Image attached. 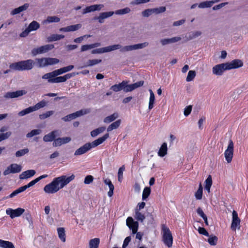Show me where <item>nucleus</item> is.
Wrapping results in <instances>:
<instances>
[{
  "mask_svg": "<svg viewBox=\"0 0 248 248\" xmlns=\"http://www.w3.org/2000/svg\"><path fill=\"white\" fill-rule=\"evenodd\" d=\"M109 137V134L106 133L103 137L98 138V139L94 140L92 142H88L79 148L75 152L74 155L76 156L80 155L87 153L88 151L90 150L92 148H94L98 145L102 144Z\"/></svg>",
  "mask_w": 248,
  "mask_h": 248,
  "instance_id": "nucleus-1",
  "label": "nucleus"
},
{
  "mask_svg": "<svg viewBox=\"0 0 248 248\" xmlns=\"http://www.w3.org/2000/svg\"><path fill=\"white\" fill-rule=\"evenodd\" d=\"M35 64V63L33 60L29 59L12 63L10 64L9 67L15 71L30 70L34 67Z\"/></svg>",
  "mask_w": 248,
  "mask_h": 248,
  "instance_id": "nucleus-2",
  "label": "nucleus"
},
{
  "mask_svg": "<svg viewBox=\"0 0 248 248\" xmlns=\"http://www.w3.org/2000/svg\"><path fill=\"white\" fill-rule=\"evenodd\" d=\"M161 234L164 244L168 248H170L172 245L173 237L169 228L165 224L162 225Z\"/></svg>",
  "mask_w": 248,
  "mask_h": 248,
  "instance_id": "nucleus-3",
  "label": "nucleus"
},
{
  "mask_svg": "<svg viewBox=\"0 0 248 248\" xmlns=\"http://www.w3.org/2000/svg\"><path fill=\"white\" fill-rule=\"evenodd\" d=\"M75 176L74 174H72L70 176H67L66 175H62L61 176L54 178V180L55 181L57 186L59 188V190L63 188L65 186L68 185L70 182L75 179Z\"/></svg>",
  "mask_w": 248,
  "mask_h": 248,
  "instance_id": "nucleus-4",
  "label": "nucleus"
},
{
  "mask_svg": "<svg viewBox=\"0 0 248 248\" xmlns=\"http://www.w3.org/2000/svg\"><path fill=\"white\" fill-rule=\"evenodd\" d=\"M78 73H71L67 74L61 77H55L53 78H43L44 79H47L48 82L50 83H58L61 82H64L67 79L75 76L76 75H78Z\"/></svg>",
  "mask_w": 248,
  "mask_h": 248,
  "instance_id": "nucleus-5",
  "label": "nucleus"
},
{
  "mask_svg": "<svg viewBox=\"0 0 248 248\" xmlns=\"http://www.w3.org/2000/svg\"><path fill=\"white\" fill-rule=\"evenodd\" d=\"M234 144L232 140H230L227 149L224 152V156L228 163H230L233 157Z\"/></svg>",
  "mask_w": 248,
  "mask_h": 248,
  "instance_id": "nucleus-6",
  "label": "nucleus"
},
{
  "mask_svg": "<svg viewBox=\"0 0 248 248\" xmlns=\"http://www.w3.org/2000/svg\"><path fill=\"white\" fill-rule=\"evenodd\" d=\"M22 167L20 165L13 163L9 166L3 171V175L6 176L10 173H16L21 171Z\"/></svg>",
  "mask_w": 248,
  "mask_h": 248,
  "instance_id": "nucleus-7",
  "label": "nucleus"
},
{
  "mask_svg": "<svg viewBox=\"0 0 248 248\" xmlns=\"http://www.w3.org/2000/svg\"><path fill=\"white\" fill-rule=\"evenodd\" d=\"M59 188L57 186L54 179L49 184L46 185L44 187V191L47 194H53L57 192Z\"/></svg>",
  "mask_w": 248,
  "mask_h": 248,
  "instance_id": "nucleus-8",
  "label": "nucleus"
},
{
  "mask_svg": "<svg viewBox=\"0 0 248 248\" xmlns=\"http://www.w3.org/2000/svg\"><path fill=\"white\" fill-rule=\"evenodd\" d=\"M25 211V210L21 208H18L16 209L8 208L6 210L7 215H9L11 218L20 216Z\"/></svg>",
  "mask_w": 248,
  "mask_h": 248,
  "instance_id": "nucleus-9",
  "label": "nucleus"
},
{
  "mask_svg": "<svg viewBox=\"0 0 248 248\" xmlns=\"http://www.w3.org/2000/svg\"><path fill=\"white\" fill-rule=\"evenodd\" d=\"M226 63L217 64L213 67V73L217 76H221L225 70H227Z\"/></svg>",
  "mask_w": 248,
  "mask_h": 248,
  "instance_id": "nucleus-10",
  "label": "nucleus"
},
{
  "mask_svg": "<svg viewBox=\"0 0 248 248\" xmlns=\"http://www.w3.org/2000/svg\"><path fill=\"white\" fill-rule=\"evenodd\" d=\"M114 14V12L109 11L102 12L99 13V15L97 16H95L93 18V20H97L99 23H103L104 22V19L108 18Z\"/></svg>",
  "mask_w": 248,
  "mask_h": 248,
  "instance_id": "nucleus-11",
  "label": "nucleus"
},
{
  "mask_svg": "<svg viewBox=\"0 0 248 248\" xmlns=\"http://www.w3.org/2000/svg\"><path fill=\"white\" fill-rule=\"evenodd\" d=\"M149 45L148 42H144L140 44H135L134 45L126 46H124V47L123 48V51H130L133 50H136L139 49H141L147 47Z\"/></svg>",
  "mask_w": 248,
  "mask_h": 248,
  "instance_id": "nucleus-12",
  "label": "nucleus"
},
{
  "mask_svg": "<svg viewBox=\"0 0 248 248\" xmlns=\"http://www.w3.org/2000/svg\"><path fill=\"white\" fill-rule=\"evenodd\" d=\"M126 225L132 230L133 234L138 231L139 223L137 221H134L132 217H128L126 219Z\"/></svg>",
  "mask_w": 248,
  "mask_h": 248,
  "instance_id": "nucleus-13",
  "label": "nucleus"
},
{
  "mask_svg": "<svg viewBox=\"0 0 248 248\" xmlns=\"http://www.w3.org/2000/svg\"><path fill=\"white\" fill-rule=\"evenodd\" d=\"M27 92L25 90H18L16 92H8L6 93L4 97L5 98H14L18 97L27 93Z\"/></svg>",
  "mask_w": 248,
  "mask_h": 248,
  "instance_id": "nucleus-14",
  "label": "nucleus"
},
{
  "mask_svg": "<svg viewBox=\"0 0 248 248\" xmlns=\"http://www.w3.org/2000/svg\"><path fill=\"white\" fill-rule=\"evenodd\" d=\"M103 7L104 5L102 4L92 5L84 9L82 11V14L85 15L94 11H99Z\"/></svg>",
  "mask_w": 248,
  "mask_h": 248,
  "instance_id": "nucleus-15",
  "label": "nucleus"
},
{
  "mask_svg": "<svg viewBox=\"0 0 248 248\" xmlns=\"http://www.w3.org/2000/svg\"><path fill=\"white\" fill-rule=\"evenodd\" d=\"M232 219L231 224V229L235 231L237 228H240V219L238 217L237 213L233 210L232 213Z\"/></svg>",
  "mask_w": 248,
  "mask_h": 248,
  "instance_id": "nucleus-16",
  "label": "nucleus"
},
{
  "mask_svg": "<svg viewBox=\"0 0 248 248\" xmlns=\"http://www.w3.org/2000/svg\"><path fill=\"white\" fill-rule=\"evenodd\" d=\"M65 72L63 67L53 71L52 72L45 74L42 76V78H48L57 77L59 75L65 73Z\"/></svg>",
  "mask_w": 248,
  "mask_h": 248,
  "instance_id": "nucleus-17",
  "label": "nucleus"
},
{
  "mask_svg": "<svg viewBox=\"0 0 248 248\" xmlns=\"http://www.w3.org/2000/svg\"><path fill=\"white\" fill-rule=\"evenodd\" d=\"M226 64L228 70L241 67L243 64V62L239 59H235L230 62H226Z\"/></svg>",
  "mask_w": 248,
  "mask_h": 248,
  "instance_id": "nucleus-18",
  "label": "nucleus"
},
{
  "mask_svg": "<svg viewBox=\"0 0 248 248\" xmlns=\"http://www.w3.org/2000/svg\"><path fill=\"white\" fill-rule=\"evenodd\" d=\"M71 139L70 137L59 138L55 139L53 143L54 147L60 146L62 144L69 142Z\"/></svg>",
  "mask_w": 248,
  "mask_h": 248,
  "instance_id": "nucleus-19",
  "label": "nucleus"
},
{
  "mask_svg": "<svg viewBox=\"0 0 248 248\" xmlns=\"http://www.w3.org/2000/svg\"><path fill=\"white\" fill-rule=\"evenodd\" d=\"M82 27L81 24H77L76 25H72L68 26L65 27L61 28L60 29L59 31H63V32H69V31H78V30L80 29Z\"/></svg>",
  "mask_w": 248,
  "mask_h": 248,
  "instance_id": "nucleus-20",
  "label": "nucleus"
},
{
  "mask_svg": "<svg viewBox=\"0 0 248 248\" xmlns=\"http://www.w3.org/2000/svg\"><path fill=\"white\" fill-rule=\"evenodd\" d=\"M36 172L33 170H27L23 171L19 175L20 179H27L34 176Z\"/></svg>",
  "mask_w": 248,
  "mask_h": 248,
  "instance_id": "nucleus-21",
  "label": "nucleus"
},
{
  "mask_svg": "<svg viewBox=\"0 0 248 248\" xmlns=\"http://www.w3.org/2000/svg\"><path fill=\"white\" fill-rule=\"evenodd\" d=\"M202 34L201 31H191L186 34V41H188L198 37Z\"/></svg>",
  "mask_w": 248,
  "mask_h": 248,
  "instance_id": "nucleus-22",
  "label": "nucleus"
},
{
  "mask_svg": "<svg viewBox=\"0 0 248 248\" xmlns=\"http://www.w3.org/2000/svg\"><path fill=\"white\" fill-rule=\"evenodd\" d=\"M124 46H123L121 45L116 44L113 45L112 46H109L106 47H105V52H110L113 50H115L117 49H120V51L121 52H127V51H123V48H124Z\"/></svg>",
  "mask_w": 248,
  "mask_h": 248,
  "instance_id": "nucleus-23",
  "label": "nucleus"
},
{
  "mask_svg": "<svg viewBox=\"0 0 248 248\" xmlns=\"http://www.w3.org/2000/svg\"><path fill=\"white\" fill-rule=\"evenodd\" d=\"M29 6V4L28 3H25L24 5L14 9L11 12L10 14L12 16H14L19 14L21 12L26 10L28 8Z\"/></svg>",
  "mask_w": 248,
  "mask_h": 248,
  "instance_id": "nucleus-24",
  "label": "nucleus"
},
{
  "mask_svg": "<svg viewBox=\"0 0 248 248\" xmlns=\"http://www.w3.org/2000/svg\"><path fill=\"white\" fill-rule=\"evenodd\" d=\"M57 133V131H53L49 133L43 137V140L45 142H50L53 140L54 141L56 137V133Z\"/></svg>",
  "mask_w": 248,
  "mask_h": 248,
  "instance_id": "nucleus-25",
  "label": "nucleus"
},
{
  "mask_svg": "<svg viewBox=\"0 0 248 248\" xmlns=\"http://www.w3.org/2000/svg\"><path fill=\"white\" fill-rule=\"evenodd\" d=\"M104 182L106 185H108L109 187V190L108 192V197H111L113 194L114 186L112 183H111L110 180L109 179H104Z\"/></svg>",
  "mask_w": 248,
  "mask_h": 248,
  "instance_id": "nucleus-26",
  "label": "nucleus"
},
{
  "mask_svg": "<svg viewBox=\"0 0 248 248\" xmlns=\"http://www.w3.org/2000/svg\"><path fill=\"white\" fill-rule=\"evenodd\" d=\"M167 144L166 142H164L161 146L158 152V156L160 157L164 156L167 154Z\"/></svg>",
  "mask_w": 248,
  "mask_h": 248,
  "instance_id": "nucleus-27",
  "label": "nucleus"
},
{
  "mask_svg": "<svg viewBox=\"0 0 248 248\" xmlns=\"http://www.w3.org/2000/svg\"><path fill=\"white\" fill-rule=\"evenodd\" d=\"M119 117L118 113H114L106 117L104 119L103 122L105 123L108 124L116 120Z\"/></svg>",
  "mask_w": 248,
  "mask_h": 248,
  "instance_id": "nucleus-28",
  "label": "nucleus"
},
{
  "mask_svg": "<svg viewBox=\"0 0 248 248\" xmlns=\"http://www.w3.org/2000/svg\"><path fill=\"white\" fill-rule=\"evenodd\" d=\"M124 80L118 84H115L110 87V89L115 92H117L121 90H124Z\"/></svg>",
  "mask_w": 248,
  "mask_h": 248,
  "instance_id": "nucleus-29",
  "label": "nucleus"
},
{
  "mask_svg": "<svg viewBox=\"0 0 248 248\" xmlns=\"http://www.w3.org/2000/svg\"><path fill=\"white\" fill-rule=\"evenodd\" d=\"M60 18L56 16H48L47 18L43 21L44 24L50 23H57L60 22Z\"/></svg>",
  "mask_w": 248,
  "mask_h": 248,
  "instance_id": "nucleus-30",
  "label": "nucleus"
},
{
  "mask_svg": "<svg viewBox=\"0 0 248 248\" xmlns=\"http://www.w3.org/2000/svg\"><path fill=\"white\" fill-rule=\"evenodd\" d=\"M121 124V120H118L116 121L113 122L110 124L107 128V131L110 132L114 129H116L118 128Z\"/></svg>",
  "mask_w": 248,
  "mask_h": 248,
  "instance_id": "nucleus-31",
  "label": "nucleus"
},
{
  "mask_svg": "<svg viewBox=\"0 0 248 248\" xmlns=\"http://www.w3.org/2000/svg\"><path fill=\"white\" fill-rule=\"evenodd\" d=\"M100 243V239L98 238H95L91 239L89 241V248H98Z\"/></svg>",
  "mask_w": 248,
  "mask_h": 248,
  "instance_id": "nucleus-32",
  "label": "nucleus"
},
{
  "mask_svg": "<svg viewBox=\"0 0 248 248\" xmlns=\"http://www.w3.org/2000/svg\"><path fill=\"white\" fill-rule=\"evenodd\" d=\"M150 92V98L149 102L148 108L149 110L152 109L154 108V104L155 100V94L152 90H149Z\"/></svg>",
  "mask_w": 248,
  "mask_h": 248,
  "instance_id": "nucleus-33",
  "label": "nucleus"
},
{
  "mask_svg": "<svg viewBox=\"0 0 248 248\" xmlns=\"http://www.w3.org/2000/svg\"><path fill=\"white\" fill-rule=\"evenodd\" d=\"M102 62V60L99 59H93V60H89L86 64L84 65L79 67V68H83L84 67H86L87 66H92L93 65H94L95 64H97L98 63H100Z\"/></svg>",
  "mask_w": 248,
  "mask_h": 248,
  "instance_id": "nucleus-34",
  "label": "nucleus"
},
{
  "mask_svg": "<svg viewBox=\"0 0 248 248\" xmlns=\"http://www.w3.org/2000/svg\"><path fill=\"white\" fill-rule=\"evenodd\" d=\"M106 129L105 126L99 127L91 132V135L92 137H95L99 134L103 133Z\"/></svg>",
  "mask_w": 248,
  "mask_h": 248,
  "instance_id": "nucleus-35",
  "label": "nucleus"
},
{
  "mask_svg": "<svg viewBox=\"0 0 248 248\" xmlns=\"http://www.w3.org/2000/svg\"><path fill=\"white\" fill-rule=\"evenodd\" d=\"M46 105V102L45 100H42L39 102L37 103L33 106H31L33 111H36L40 108H43Z\"/></svg>",
  "mask_w": 248,
  "mask_h": 248,
  "instance_id": "nucleus-36",
  "label": "nucleus"
},
{
  "mask_svg": "<svg viewBox=\"0 0 248 248\" xmlns=\"http://www.w3.org/2000/svg\"><path fill=\"white\" fill-rule=\"evenodd\" d=\"M46 105V102L45 100H42L39 102L37 103L33 106H31L33 111H36L40 108H43Z\"/></svg>",
  "mask_w": 248,
  "mask_h": 248,
  "instance_id": "nucleus-37",
  "label": "nucleus"
},
{
  "mask_svg": "<svg viewBox=\"0 0 248 248\" xmlns=\"http://www.w3.org/2000/svg\"><path fill=\"white\" fill-rule=\"evenodd\" d=\"M58 234L59 238L63 242H65V233L64 228H58L57 229Z\"/></svg>",
  "mask_w": 248,
  "mask_h": 248,
  "instance_id": "nucleus-38",
  "label": "nucleus"
},
{
  "mask_svg": "<svg viewBox=\"0 0 248 248\" xmlns=\"http://www.w3.org/2000/svg\"><path fill=\"white\" fill-rule=\"evenodd\" d=\"M37 62V66L39 67L47 66L46 58H38L35 59Z\"/></svg>",
  "mask_w": 248,
  "mask_h": 248,
  "instance_id": "nucleus-39",
  "label": "nucleus"
},
{
  "mask_svg": "<svg viewBox=\"0 0 248 248\" xmlns=\"http://www.w3.org/2000/svg\"><path fill=\"white\" fill-rule=\"evenodd\" d=\"M13 244L10 241L3 240L0 239V248H12Z\"/></svg>",
  "mask_w": 248,
  "mask_h": 248,
  "instance_id": "nucleus-40",
  "label": "nucleus"
},
{
  "mask_svg": "<svg viewBox=\"0 0 248 248\" xmlns=\"http://www.w3.org/2000/svg\"><path fill=\"white\" fill-rule=\"evenodd\" d=\"M40 28V24L36 21H32L29 25L28 28L31 31H36Z\"/></svg>",
  "mask_w": 248,
  "mask_h": 248,
  "instance_id": "nucleus-41",
  "label": "nucleus"
},
{
  "mask_svg": "<svg viewBox=\"0 0 248 248\" xmlns=\"http://www.w3.org/2000/svg\"><path fill=\"white\" fill-rule=\"evenodd\" d=\"M214 4V2L212 0L205 1L201 2L198 7L200 8H205L211 7Z\"/></svg>",
  "mask_w": 248,
  "mask_h": 248,
  "instance_id": "nucleus-42",
  "label": "nucleus"
},
{
  "mask_svg": "<svg viewBox=\"0 0 248 248\" xmlns=\"http://www.w3.org/2000/svg\"><path fill=\"white\" fill-rule=\"evenodd\" d=\"M135 218L138 221L142 222L145 218V216L136 209L135 210Z\"/></svg>",
  "mask_w": 248,
  "mask_h": 248,
  "instance_id": "nucleus-43",
  "label": "nucleus"
},
{
  "mask_svg": "<svg viewBox=\"0 0 248 248\" xmlns=\"http://www.w3.org/2000/svg\"><path fill=\"white\" fill-rule=\"evenodd\" d=\"M40 47L42 53H44L47 52L49 50H52L54 47V46L52 44H47L44 46H42Z\"/></svg>",
  "mask_w": 248,
  "mask_h": 248,
  "instance_id": "nucleus-44",
  "label": "nucleus"
},
{
  "mask_svg": "<svg viewBox=\"0 0 248 248\" xmlns=\"http://www.w3.org/2000/svg\"><path fill=\"white\" fill-rule=\"evenodd\" d=\"M131 11L129 7H126L124 9H119L114 12V14L118 15H123L126 14H128Z\"/></svg>",
  "mask_w": 248,
  "mask_h": 248,
  "instance_id": "nucleus-45",
  "label": "nucleus"
},
{
  "mask_svg": "<svg viewBox=\"0 0 248 248\" xmlns=\"http://www.w3.org/2000/svg\"><path fill=\"white\" fill-rule=\"evenodd\" d=\"M32 112H33V111L31 106L20 111L18 112V115L19 116L22 117Z\"/></svg>",
  "mask_w": 248,
  "mask_h": 248,
  "instance_id": "nucleus-46",
  "label": "nucleus"
},
{
  "mask_svg": "<svg viewBox=\"0 0 248 248\" xmlns=\"http://www.w3.org/2000/svg\"><path fill=\"white\" fill-rule=\"evenodd\" d=\"M151 193V188L149 187H145L143 191L142 199V200H146L149 196Z\"/></svg>",
  "mask_w": 248,
  "mask_h": 248,
  "instance_id": "nucleus-47",
  "label": "nucleus"
},
{
  "mask_svg": "<svg viewBox=\"0 0 248 248\" xmlns=\"http://www.w3.org/2000/svg\"><path fill=\"white\" fill-rule=\"evenodd\" d=\"M195 196L197 200H201L202 199V184H200L199 188L195 193Z\"/></svg>",
  "mask_w": 248,
  "mask_h": 248,
  "instance_id": "nucleus-48",
  "label": "nucleus"
},
{
  "mask_svg": "<svg viewBox=\"0 0 248 248\" xmlns=\"http://www.w3.org/2000/svg\"><path fill=\"white\" fill-rule=\"evenodd\" d=\"M60 61L57 58H46L47 66L48 65H52L58 63Z\"/></svg>",
  "mask_w": 248,
  "mask_h": 248,
  "instance_id": "nucleus-49",
  "label": "nucleus"
},
{
  "mask_svg": "<svg viewBox=\"0 0 248 248\" xmlns=\"http://www.w3.org/2000/svg\"><path fill=\"white\" fill-rule=\"evenodd\" d=\"M196 76V72L193 70H190L188 73L187 76L186 78V81L187 82L192 81Z\"/></svg>",
  "mask_w": 248,
  "mask_h": 248,
  "instance_id": "nucleus-50",
  "label": "nucleus"
},
{
  "mask_svg": "<svg viewBox=\"0 0 248 248\" xmlns=\"http://www.w3.org/2000/svg\"><path fill=\"white\" fill-rule=\"evenodd\" d=\"M29 152V150L28 148H25L23 149H21L17 151L16 153V156L17 157L23 156L25 154L28 153Z\"/></svg>",
  "mask_w": 248,
  "mask_h": 248,
  "instance_id": "nucleus-51",
  "label": "nucleus"
},
{
  "mask_svg": "<svg viewBox=\"0 0 248 248\" xmlns=\"http://www.w3.org/2000/svg\"><path fill=\"white\" fill-rule=\"evenodd\" d=\"M40 129H33L26 135L27 138H31L34 136L39 135L41 133Z\"/></svg>",
  "mask_w": 248,
  "mask_h": 248,
  "instance_id": "nucleus-52",
  "label": "nucleus"
},
{
  "mask_svg": "<svg viewBox=\"0 0 248 248\" xmlns=\"http://www.w3.org/2000/svg\"><path fill=\"white\" fill-rule=\"evenodd\" d=\"M125 170L124 166L123 165L121 167H120L118 170V181L120 182H121L123 179V172Z\"/></svg>",
  "mask_w": 248,
  "mask_h": 248,
  "instance_id": "nucleus-53",
  "label": "nucleus"
},
{
  "mask_svg": "<svg viewBox=\"0 0 248 248\" xmlns=\"http://www.w3.org/2000/svg\"><path fill=\"white\" fill-rule=\"evenodd\" d=\"M128 81L124 80V91L125 93L131 92L134 90L132 84L128 85Z\"/></svg>",
  "mask_w": 248,
  "mask_h": 248,
  "instance_id": "nucleus-54",
  "label": "nucleus"
},
{
  "mask_svg": "<svg viewBox=\"0 0 248 248\" xmlns=\"http://www.w3.org/2000/svg\"><path fill=\"white\" fill-rule=\"evenodd\" d=\"M23 191H23L22 187L21 186V187H19L18 188H17V189L14 191L11 194H10L8 197H7L6 198H13L14 197L16 196L19 193H20Z\"/></svg>",
  "mask_w": 248,
  "mask_h": 248,
  "instance_id": "nucleus-55",
  "label": "nucleus"
},
{
  "mask_svg": "<svg viewBox=\"0 0 248 248\" xmlns=\"http://www.w3.org/2000/svg\"><path fill=\"white\" fill-rule=\"evenodd\" d=\"M153 14H159L164 12L166 10V8L164 6L159 7L158 8H153Z\"/></svg>",
  "mask_w": 248,
  "mask_h": 248,
  "instance_id": "nucleus-56",
  "label": "nucleus"
},
{
  "mask_svg": "<svg viewBox=\"0 0 248 248\" xmlns=\"http://www.w3.org/2000/svg\"><path fill=\"white\" fill-rule=\"evenodd\" d=\"M54 112V111H52V110L47 111L45 113L39 115V118L41 120L45 119L50 117L52 114H53Z\"/></svg>",
  "mask_w": 248,
  "mask_h": 248,
  "instance_id": "nucleus-57",
  "label": "nucleus"
},
{
  "mask_svg": "<svg viewBox=\"0 0 248 248\" xmlns=\"http://www.w3.org/2000/svg\"><path fill=\"white\" fill-rule=\"evenodd\" d=\"M12 132H7L5 133H0V142L8 139L11 135Z\"/></svg>",
  "mask_w": 248,
  "mask_h": 248,
  "instance_id": "nucleus-58",
  "label": "nucleus"
},
{
  "mask_svg": "<svg viewBox=\"0 0 248 248\" xmlns=\"http://www.w3.org/2000/svg\"><path fill=\"white\" fill-rule=\"evenodd\" d=\"M208 242L212 246H215L217 241V237L216 236H211L207 240Z\"/></svg>",
  "mask_w": 248,
  "mask_h": 248,
  "instance_id": "nucleus-59",
  "label": "nucleus"
},
{
  "mask_svg": "<svg viewBox=\"0 0 248 248\" xmlns=\"http://www.w3.org/2000/svg\"><path fill=\"white\" fill-rule=\"evenodd\" d=\"M88 112V111L87 110L81 109L79 111H77L76 112L73 113V114H74L75 119L77 117L82 116L84 114L87 113Z\"/></svg>",
  "mask_w": 248,
  "mask_h": 248,
  "instance_id": "nucleus-60",
  "label": "nucleus"
},
{
  "mask_svg": "<svg viewBox=\"0 0 248 248\" xmlns=\"http://www.w3.org/2000/svg\"><path fill=\"white\" fill-rule=\"evenodd\" d=\"M153 14L152 9H147L142 12V15L143 17H149Z\"/></svg>",
  "mask_w": 248,
  "mask_h": 248,
  "instance_id": "nucleus-61",
  "label": "nucleus"
},
{
  "mask_svg": "<svg viewBox=\"0 0 248 248\" xmlns=\"http://www.w3.org/2000/svg\"><path fill=\"white\" fill-rule=\"evenodd\" d=\"M91 36V35H84L83 36L75 38L74 40V42L76 43H80L85 38H89Z\"/></svg>",
  "mask_w": 248,
  "mask_h": 248,
  "instance_id": "nucleus-62",
  "label": "nucleus"
},
{
  "mask_svg": "<svg viewBox=\"0 0 248 248\" xmlns=\"http://www.w3.org/2000/svg\"><path fill=\"white\" fill-rule=\"evenodd\" d=\"M93 180V177L92 175H87L84 179V183L85 184H90Z\"/></svg>",
  "mask_w": 248,
  "mask_h": 248,
  "instance_id": "nucleus-63",
  "label": "nucleus"
},
{
  "mask_svg": "<svg viewBox=\"0 0 248 248\" xmlns=\"http://www.w3.org/2000/svg\"><path fill=\"white\" fill-rule=\"evenodd\" d=\"M42 54L40 47L33 48L31 50V54L33 56H35L38 54Z\"/></svg>",
  "mask_w": 248,
  "mask_h": 248,
  "instance_id": "nucleus-64",
  "label": "nucleus"
}]
</instances>
